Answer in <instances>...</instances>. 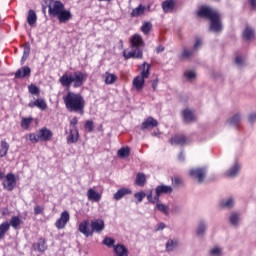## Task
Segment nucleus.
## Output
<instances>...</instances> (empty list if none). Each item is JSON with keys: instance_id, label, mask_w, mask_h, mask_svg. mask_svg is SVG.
Listing matches in <instances>:
<instances>
[{"instance_id": "1", "label": "nucleus", "mask_w": 256, "mask_h": 256, "mask_svg": "<svg viewBox=\"0 0 256 256\" xmlns=\"http://www.w3.org/2000/svg\"><path fill=\"white\" fill-rule=\"evenodd\" d=\"M63 101L69 113H79V115L85 113V98H83V95L69 91L63 96Z\"/></svg>"}, {"instance_id": "2", "label": "nucleus", "mask_w": 256, "mask_h": 256, "mask_svg": "<svg viewBox=\"0 0 256 256\" xmlns=\"http://www.w3.org/2000/svg\"><path fill=\"white\" fill-rule=\"evenodd\" d=\"M143 47H145L143 37L139 34L132 35L130 37V48L132 51L124 50L122 52L125 61H128V59H143Z\"/></svg>"}, {"instance_id": "3", "label": "nucleus", "mask_w": 256, "mask_h": 256, "mask_svg": "<svg viewBox=\"0 0 256 256\" xmlns=\"http://www.w3.org/2000/svg\"><path fill=\"white\" fill-rule=\"evenodd\" d=\"M87 79V74L76 71L73 73V75H69L67 73L63 74L59 78V83L62 85V87H66L69 89L71 85H73L74 89H78V87H83V83H85Z\"/></svg>"}, {"instance_id": "4", "label": "nucleus", "mask_w": 256, "mask_h": 256, "mask_svg": "<svg viewBox=\"0 0 256 256\" xmlns=\"http://www.w3.org/2000/svg\"><path fill=\"white\" fill-rule=\"evenodd\" d=\"M90 227L91 229H89V220H83L78 226V231L86 237H93V233H101L105 230V221L103 219L93 220Z\"/></svg>"}, {"instance_id": "5", "label": "nucleus", "mask_w": 256, "mask_h": 256, "mask_svg": "<svg viewBox=\"0 0 256 256\" xmlns=\"http://www.w3.org/2000/svg\"><path fill=\"white\" fill-rule=\"evenodd\" d=\"M28 139L33 144L39 143V141L47 143L48 141H51V139H53V131H51L47 127H42L40 130H38V134H28Z\"/></svg>"}, {"instance_id": "6", "label": "nucleus", "mask_w": 256, "mask_h": 256, "mask_svg": "<svg viewBox=\"0 0 256 256\" xmlns=\"http://www.w3.org/2000/svg\"><path fill=\"white\" fill-rule=\"evenodd\" d=\"M45 5L51 1V3L48 5V13L50 17H56L62 10L65 9V4L61 2L60 0H43Z\"/></svg>"}, {"instance_id": "7", "label": "nucleus", "mask_w": 256, "mask_h": 256, "mask_svg": "<svg viewBox=\"0 0 256 256\" xmlns=\"http://www.w3.org/2000/svg\"><path fill=\"white\" fill-rule=\"evenodd\" d=\"M189 176L201 184L205 181V177H207V167L192 168L189 171Z\"/></svg>"}, {"instance_id": "8", "label": "nucleus", "mask_w": 256, "mask_h": 256, "mask_svg": "<svg viewBox=\"0 0 256 256\" xmlns=\"http://www.w3.org/2000/svg\"><path fill=\"white\" fill-rule=\"evenodd\" d=\"M212 33H221L223 31V23L221 22V14H216L210 18V28Z\"/></svg>"}, {"instance_id": "9", "label": "nucleus", "mask_w": 256, "mask_h": 256, "mask_svg": "<svg viewBox=\"0 0 256 256\" xmlns=\"http://www.w3.org/2000/svg\"><path fill=\"white\" fill-rule=\"evenodd\" d=\"M3 189H6V191H13L15 187H17V178L15 177V174L8 173L2 182Z\"/></svg>"}, {"instance_id": "10", "label": "nucleus", "mask_w": 256, "mask_h": 256, "mask_svg": "<svg viewBox=\"0 0 256 256\" xmlns=\"http://www.w3.org/2000/svg\"><path fill=\"white\" fill-rule=\"evenodd\" d=\"M219 12L217 10H214L213 8L209 6H202L198 12L197 15L198 17H202V19H212L213 17L216 16Z\"/></svg>"}, {"instance_id": "11", "label": "nucleus", "mask_w": 256, "mask_h": 256, "mask_svg": "<svg viewBox=\"0 0 256 256\" xmlns=\"http://www.w3.org/2000/svg\"><path fill=\"white\" fill-rule=\"evenodd\" d=\"M170 143L171 145H176L178 147H185V145L191 143V140L183 134H177L170 139Z\"/></svg>"}, {"instance_id": "12", "label": "nucleus", "mask_w": 256, "mask_h": 256, "mask_svg": "<svg viewBox=\"0 0 256 256\" xmlns=\"http://www.w3.org/2000/svg\"><path fill=\"white\" fill-rule=\"evenodd\" d=\"M159 197H161V186H157L154 192L151 191L147 195L149 203H157L156 209H158V211H161V203H159Z\"/></svg>"}, {"instance_id": "13", "label": "nucleus", "mask_w": 256, "mask_h": 256, "mask_svg": "<svg viewBox=\"0 0 256 256\" xmlns=\"http://www.w3.org/2000/svg\"><path fill=\"white\" fill-rule=\"evenodd\" d=\"M70 219H71V216L69 215V212L68 211H63L60 214L59 219L56 220L55 227L57 229H65V227L67 225V222L70 221Z\"/></svg>"}, {"instance_id": "14", "label": "nucleus", "mask_w": 256, "mask_h": 256, "mask_svg": "<svg viewBox=\"0 0 256 256\" xmlns=\"http://www.w3.org/2000/svg\"><path fill=\"white\" fill-rule=\"evenodd\" d=\"M241 213L234 211L231 212L228 217V223L231 227H234V229H237L241 225Z\"/></svg>"}, {"instance_id": "15", "label": "nucleus", "mask_w": 256, "mask_h": 256, "mask_svg": "<svg viewBox=\"0 0 256 256\" xmlns=\"http://www.w3.org/2000/svg\"><path fill=\"white\" fill-rule=\"evenodd\" d=\"M158 125L159 122L156 119H154L153 117H148L142 122L140 129L141 131H151V129H155V127H157Z\"/></svg>"}, {"instance_id": "16", "label": "nucleus", "mask_w": 256, "mask_h": 256, "mask_svg": "<svg viewBox=\"0 0 256 256\" xmlns=\"http://www.w3.org/2000/svg\"><path fill=\"white\" fill-rule=\"evenodd\" d=\"M28 107H30V109H35V107H37L40 111H47V102L43 98H37L36 100L29 102Z\"/></svg>"}, {"instance_id": "17", "label": "nucleus", "mask_w": 256, "mask_h": 256, "mask_svg": "<svg viewBox=\"0 0 256 256\" xmlns=\"http://www.w3.org/2000/svg\"><path fill=\"white\" fill-rule=\"evenodd\" d=\"M241 171V163L236 161L227 171L226 177H230L231 179L237 177Z\"/></svg>"}, {"instance_id": "18", "label": "nucleus", "mask_w": 256, "mask_h": 256, "mask_svg": "<svg viewBox=\"0 0 256 256\" xmlns=\"http://www.w3.org/2000/svg\"><path fill=\"white\" fill-rule=\"evenodd\" d=\"M59 23H68V21H71L73 19V14H71V11L67 9H63L57 16Z\"/></svg>"}, {"instance_id": "19", "label": "nucleus", "mask_w": 256, "mask_h": 256, "mask_svg": "<svg viewBox=\"0 0 256 256\" xmlns=\"http://www.w3.org/2000/svg\"><path fill=\"white\" fill-rule=\"evenodd\" d=\"M34 251H38V253H45L46 249H47V240L43 237H40L38 239L37 243H34L32 245Z\"/></svg>"}, {"instance_id": "20", "label": "nucleus", "mask_w": 256, "mask_h": 256, "mask_svg": "<svg viewBox=\"0 0 256 256\" xmlns=\"http://www.w3.org/2000/svg\"><path fill=\"white\" fill-rule=\"evenodd\" d=\"M180 246H181V242L177 238L169 239L165 245L166 251L168 253L175 251V249H179Z\"/></svg>"}, {"instance_id": "21", "label": "nucleus", "mask_w": 256, "mask_h": 256, "mask_svg": "<svg viewBox=\"0 0 256 256\" xmlns=\"http://www.w3.org/2000/svg\"><path fill=\"white\" fill-rule=\"evenodd\" d=\"M182 117H183L184 123H193L196 120L195 112H193V110L188 108L182 111Z\"/></svg>"}, {"instance_id": "22", "label": "nucleus", "mask_w": 256, "mask_h": 256, "mask_svg": "<svg viewBox=\"0 0 256 256\" xmlns=\"http://www.w3.org/2000/svg\"><path fill=\"white\" fill-rule=\"evenodd\" d=\"M25 77H31V68L24 66L15 72V79H25Z\"/></svg>"}, {"instance_id": "23", "label": "nucleus", "mask_w": 256, "mask_h": 256, "mask_svg": "<svg viewBox=\"0 0 256 256\" xmlns=\"http://www.w3.org/2000/svg\"><path fill=\"white\" fill-rule=\"evenodd\" d=\"M131 193H133V191H131V189L129 188H120L114 195H113V199L115 201H121V199H123V197H126V195H131Z\"/></svg>"}, {"instance_id": "24", "label": "nucleus", "mask_w": 256, "mask_h": 256, "mask_svg": "<svg viewBox=\"0 0 256 256\" xmlns=\"http://www.w3.org/2000/svg\"><path fill=\"white\" fill-rule=\"evenodd\" d=\"M114 256H129V249L123 244H116L114 246Z\"/></svg>"}, {"instance_id": "25", "label": "nucleus", "mask_w": 256, "mask_h": 256, "mask_svg": "<svg viewBox=\"0 0 256 256\" xmlns=\"http://www.w3.org/2000/svg\"><path fill=\"white\" fill-rule=\"evenodd\" d=\"M68 145L77 143L79 141V129H70L69 135L66 138Z\"/></svg>"}, {"instance_id": "26", "label": "nucleus", "mask_w": 256, "mask_h": 256, "mask_svg": "<svg viewBox=\"0 0 256 256\" xmlns=\"http://www.w3.org/2000/svg\"><path fill=\"white\" fill-rule=\"evenodd\" d=\"M205 233H207V222L202 220L198 223L196 228V235L197 237H205Z\"/></svg>"}, {"instance_id": "27", "label": "nucleus", "mask_w": 256, "mask_h": 256, "mask_svg": "<svg viewBox=\"0 0 256 256\" xmlns=\"http://www.w3.org/2000/svg\"><path fill=\"white\" fill-rule=\"evenodd\" d=\"M139 69L141 71L140 77L144 79H149V71H151V64L144 62L142 65L139 66Z\"/></svg>"}, {"instance_id": "28", "label": "nucleus", "mask_w": 256, "mask_h": 256, "mask_svg": "<svg viewBox=\"0 0 256 256\" xmlns=\"http://www.w3.org/2000/svg\"><path fill=\"white\" fill-rule=\"evenodd\" d=\"M220 207L221 209H233L235 207V199L233 197L223 199L220 202Z\"/></svg>"}, {"instance_id": "29", "label": "nucleus", "mask_w": 256, "mask_h": 256, "mask_svg": "<svg viewBox=\"0 0 256 256\" xmlns=\"http://www.w3.org/2000/svg\"><path fill=\"white\" fill-rule=\"evenodd\" d=\"M132 84L136 91H141V89H143V87L145 86V78H143V76H136L133 79Z\"/></svg>"}, {"instance_id": "30", "label": "nucleus", "mask_w": 256, "mask_h": 256, "mask_svg": "<svg viewBox=\"0 0 256 256\" xmlns=\"http://www.w3.org/2000/svg\"><path fill=\"white\" fill-rule=\"evenodd\" d=\"M87 197H88L89 201H95V203H99L101 201V194H99L93 188H90L88 190Z\"/></svg>"}, {"instance_id": "31", "label": "nucleus", "mask_w": 256, "mask_h": 256, "mask_svg": "<svg viewBox=\"0 0 256 256\" xmlns=\"http://www.w3.org/2000/svg\"><path fill=\"white\" fill-rule=\"evenodd\" d=\"M162 9L164 13H173L175 9V1L173 0H166L162 4Z\"/></svg>"}, {"instance_id": "32", "label": "nucleus", "mask_w": 256, "mask_h": 256, "mask_svg": "<svg viewBox=\"0 0 256 256\" xmlns=\"http://www.w3.org/2000/svg\"><path fill=\"white\" fill-rule=\"evenodd\" d=\"M10 229L11 228L9 222H3L2 224H0V241H2V239H5V235L9 233Z\"/></svg>"}, {"instance_id": "33", "label": "nucleus", "mask_w": 256, "mask_h": 256, "mask_svg": "<svg viewBox=\"0 0 256 256\" xmlns=\"http://www.w3.org/2000/svg\"><path fill=\"white\" fill-rule=\"evenodd\" d=\"M243 38L245 41H251L255 38V30L251 27H246L243 32Z\"/></svg>"}, {"instance_id": "34", "label": "nucleus", "mask_w": 256, "mask_h": 256, "mask_svg": "<svg viewBox=\"0 0 256 256\" xmlns=\"http://www.w3.org/2000/svg\"><path fill=\"white\" fill-rule=\"evenodd\" d=\"M10 227H13V229H21V223H23V221H21V218H19V216H13L10 219V222H8Z\"/></svg>"}, {"instance_id": "35", "label": "nucleus", "mask_w": 256, "mask_h": 256, "mask_svg": "<svg viewBox=\"0 0 256 256\" xmlns=\"http://www.w3.org/2000/svg\"><path fill=\"white\" fill-rule=\"evenodd\" d=\"M145 183H147V177L143 173H138L136 175L135 185L138 187H145Z\"/></svg>"}, {"instance_id": "36", "label": "nucleus", "mask_w": 256, "mask_h": 256, "mask_svg": "<svg viewBox=\"0 0 256 256\" xmlns=\"http://www.w3.org/2000/svg\"><path fill=\"white\" fill-rule=\"evenodd\" d=\"M27 23L30 25V27H33V25L37 23V14L34 12V10L28 11Z\"/></svg>"}, {"instance_id": "37", "label": "nucleus", "mask_w": 256, "mask_h": 256, "mask_svg": "<svg viewBox=\"0 0 256 256\" xmlns=\"http://www.w3.org/2000/svg\"><path fill=\"white\" fill-rule=\"evenodd\" d=\"M117 81V75L105 72V85H113Z\"/></svg>"}, {"instance_id": "38", "label": "nucleus", "mask_w": 256, "mask_h": 256, "mask_svg": "<svg viewBox=\"0 0 256 256\" xmlns=\"http://www.w3.org/2000/svg\"><path fill=\"white\" fill-rule=\"evenodd\" d=\"M7 153H9V143L2 140L0 144V157H6Z\"/></svg>"}, {"instance_id": "39", "label": "nucleus", "mask_w": 256, "mask_h": 256, "mask_svg": "<svg viewBox=\"0 0 256 256\" xmlns=\"http://www.w3.org/2000/svg\"><path fill=\"white\" fill-rule=\"evenodd\" d=\"M118 157H121V159H127L129 155H131V149L129 147H123L120 148L117 152Z\"/></svg>"}, {"instance_id": "40", "label": "nucleus", "mask_w": 256, "mask_h": 256, "mask_svg": "<svg viewBox=\"0 0 256 256\" xmlns=\"http://www.w3.org/2000/svg\"><path fill=\"white\" fill-rule=\"evenodd\" d=\"M179 59L181 61L185 60V59H191V57H193V50H190V49H187V48H184L182 53L179 54Z\"/></svg>"}, {"instance_id": "41", "label": "nucleus", "mask_w": 256, "mask_h": 256, "mask_svg": "<svg viewBox=\"0 0 256 256\" xmlns=\"http://www.w3.org/2000/svg\"><path fill=\"white\" fill-rule=\"evenodd\" d=\"M143 13H145V6L140 4L138 7L132 10L131 17H141Z\"/></svg>"}, {"instance_id": "42", "label": "nucleus", "mask_w": 256, "mask_h": 256, "mask_svg": "<svg viewBox=\"0 0 256 256\" xmlns=\"http://www.w3.org/2000/svg\"><path fill=\"white\" fill-rule=\"evenodd\" d=\"M31 123H33V117L22 118L21 120V128L28 131L29 127H31Z\"/></svg>"}, {"instance_id": "43", "label": "nucleus", "mask_w": 256, "mask_h": 256, "mask_svg": "<svg viewBox=\"0 0 256 256\" xmlns=\"http://www.w3.org/2000/svg\"><path fill=\"white\" fill-rule=\"evenodd\" d=\"M241 119H242L241 114L237 113L231 117L229 123H230V125H232V127H237V125H239V123H241Z\"/></svg>"}, {"instance_id": "44", "label": "nucleus", "mask_w": 256, "mask_h": 256, "mask_svg": "<svg viewBox=\"0 0 256 256\" xmlns=\"http://www.w3.org/2000/svg\"><path fill=\"white\" fill-rule=\"evenodd\" d=\"M172 184L175 189H179L180 187H183L185 183L183 182V178L179 176H175L172 178Z\"/></svg>"}, {"instance_id": "45", "label": "nucleus", "mask_w": 256, "mask_h": 256, "mask_svg": "<svg viewBox=\"0 0 256 256\" xmlns=\"http://www.w3.org/2000/svg\"><path fill=\"white\" fill-rule=\"evenodd\" d=\"M28 91L30 95H36L37 97H39V95L41 94V90L35 84H30L28 86Z\"/></svg>"}, {"instance_id": "46", "label": "nucleus", "mask_w": 256, "mask_h": 256, "mask_svg": "<svg viewBox=\"0 0 256 256\" xmlns=\"http://www.w3.org/2000/svg\"><path fill=\"white\" fill-rule=\"evenodd\" d=\"M151 29H153V25L151 24V22H144L141 27V31L144 35H149Z\"/></svg>"}, {"instance_id": "47", "label": "nucleus", "mask_w": 256, "mask_h": 256, "mask_svg": "<svg viewBox=\"0 0 256 256\" xmlns=\"http://www.w3.org/2000/svg\"><path fill=\"white\" fill-rule=\"evenodd\" d=\"M184 77L187 81H194V79L197 77V74L193 70H186L184 72Z\"/></svg>"}, {"instance_id": "48", "label": "nucleus", "mask_w": 256, "mask_h": 256, "mask_svg": "<svg viewBox=\"0 0 256 256\" xmlns=\"http://www.w3.org/2000/svg\"><path fill=\"white\" fill-rule=\"evenodd\" d=\"M30 53H31V46L29 45V43H27V44L24 45L22 63L24 61H27V58L29 57Z\"/></svg>"}, {"instance_id": "49", "label": "nucleus", "mask_w": 256, "mask_h": 256, "mask_svg": "<svg viewBox=\"0 0 256 256\" xmlns=\"http://www.w3.org/2000/svg\"><path fill=\"white\" fill-rule=\"evenodd\" d=\"M84 129H86L88 133H93L95 129V124L93 123V120H86L84 123Z\"/></svg>"}, {"instance_id": "50", "label": "nucleus", "mask_w": 256, "mask_h": 256, "mask_svg": "<svg viewBox=\"0 0 256 256\" xmlns=\"http://www.w3.org/2000/svg\"><path fill=\"white\" fill-rule=\"evenodd\" d=\"M173 193V187L167 186L165 184L161 185V194L162 195H171Z\"/></svg>"}, {"instance_id": "51", "label": "nucleus", "mask_w": 256, "mask_h": 256, "mask_svg": "<svg viewBox=\"0 0 256 256\" xmlns=\"http://www.w3.org/2000/svg\"><path fill=\"white\" fill-rule=\"evenodd\" d=\"M103 245H106V247H113V249H115V239L111 238V237H106L103 240Z\"/></svg>"}, {"instance_id": "52", "label": "nucleus", "mask_w": 256, "mask_h": 256, "mask_svg": "<svg viewBox=\"0 0 256 256\" xmlns=\"http://www.w3.org/2000/svg\"><path fill=\"white\" fill-rule=\"evenodd\" d=\"M145 197H147V194H145V192H143V191H140V192H137L134 194L136 203H141Z\"/></svg>"}, {"instance_id": "53", "label": "nucleus", "mask_w": 256, "mask_h": 256, "mask_svg": "<svg viewBox=\"0 0 256 256\" xmlns=\"http://www.w3.org/2000/svg\"><path fill=\"white\" fill-rule=\"evenodd\" d=\"M181 211H183V209L181 208V206L179 204L172 205L171 213L173 215H179V214H181Z\"/></svg>"}, {"instance_id": "54", "label": "nucleus", "mask_w": 256, "mask_h": 256, "mask_svg": "<svg viewBox=\"0 0 256 256\" xmlns=\"http://www.w3.org/2000/svg\"><path fill=\"white\" fill-rule=\"evenodd\" d=\"M161 213L166 217H169V215H171V208L169 205L161 204Z\"/></svg>"}, {"instance_id": "55", "label": "nucleus", "mask_w": 256, "mask_h": 256, "mask_svg": "<svg viewBox=\"0 0 256 256\" xmlns=\"http://www.w3.org/2000/svg\"><path fill=\"white\" fill-rule=\"evenodd\" d=\"M45 213V207L36 205L34 206V215H43Z\"/></svg>"}, {"instance_id": "56", "label": "nucleus", "mask_w": 256, "mask_h": 256, "mask_svg": "<svg viewBox=\"0 0 256 256\" xmlns=\"http://www.w3.org/2000/svg\"><path fill=\"white\" fill-rule=\"evenodd\" d=\"M221 253H223V251L219 247H214L210 250L211 256H221Z\"/></svg>"}, {"instance_id": "57", "label": "nucleus", "mask_w": 256, "mask_h": 256, "mask_svg": "<svg viewBox=\"0 0 256 256\" xmlns=\"http://www.w3.org/2000/svg\"><path fill=\"white\" fill-rule=\"evenodd\" d=\"M248 122L250 123V125H255V123H256V112H251L248 115Z\"/></svg>"}, {"instance_id": "58", "label": "nucleus", "mask_w": 256, "mask_h": 256, "mask_svg": "<svg viewBox=\"0 0 256 256\" xmlns=\"http://www.w3.org/2000/svg\"><path fill=\"white\" fill-rule=\"evenodd\" d=\"M235 63L238 65V67H244L245 66V60L241 56H236Z\"/></svg>"}, {"instance_id": "59", "label": "nucleus", "mask_w": 256, "mask_h": 256, "mask_svg": "<svg viewBox=\"0 0 256 256\" xmlns=\"http://www.w3.org/2000/svg\"><path fill=\"white\" fill-rule=\"evenodd\" d=\"M203 45V41H201V39H196L195 43H194V51H199V49H201Z\"/></svg>"}, {"instance_id": "60", "label": "nucleus", "mask_w": 256, "mask_h": 256, "mask_svg": "<svg viewBox=\"0 0 256 256\" xmlns=\"http://www.w3.org/2000/svg\"><path fill=\"white\" fill-rule=\"evenodd\" d=\"M77 123H79V119H77V117H74L70 120V125L74 130L77 129Z\"/></svg>"}, {"instance_id": "61", "label": "nucleus", "mask_w": 256, "mask_h": 256, "mask_svg": "<svg viewBox=\"0 0 256 256\" xmlns=\"http://www.w3.org/2000/svg\"><path fill=\"white\" fill-rule=\"evenodd\" d=\"M179 161L183 162L185 161V154L183 152H180L179 156H178Z\"/></svg>"}, {"instance_id": "62", "label": "nucleus", "mask_w": 256, "mask_h": 256, "mask_svg": "<svg viewBox=\"0 0 256 256\" xmlns=\"http://www.w3.org/2000/svg\"><path fill=\"white\" fill-rule=\"evenodd\" d=\"M248 1H249V3H250L251 7H252L253 9H256V0H248Z\"/></svg>"}, {"instance_id": "63", "label": "nucleus", "mask_w": 256, "mask_h": 256, "mask_svg": "<svg viewBox=\"0 0 256 256\" xmlns=\"http://www.w3.org/2000/svg\"><path fill=\"white\" fill-rule=\"evenodd\" d=\"M5 172H2L0 169V181H3V179H5Z\"/></svg>"}, {"instance_id": "64", "label": "nucleus", "mask_w": 256, "mask_h": 256, "mask_svg": "<svg viewBox=\"0 0 256 256\" xmlns=\"http://www.w3.org/2000/svg\"><path fill=\"white\" fill-rule=\"evenodd\" d=\"M165 227H166L165 223H161V229L163 230L165 229Z\"/></svg>"}]
</instances>
